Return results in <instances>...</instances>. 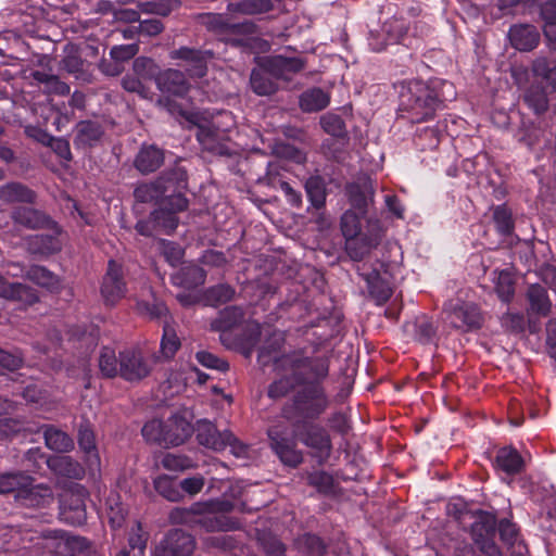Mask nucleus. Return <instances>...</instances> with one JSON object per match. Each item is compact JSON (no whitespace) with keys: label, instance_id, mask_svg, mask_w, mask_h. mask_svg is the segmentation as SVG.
Returning <instances> with one entry per match:
<instances>
[{"label":"nucleus","instance_id":"4468645a","mask_svg":"<svg viewBox=\"0 0 556 556\" xmlns=\"http://www.w3.org/2000/svg\"><path fill=\"white\" fill-rule=\"evenodd\" d=\"M105 135L103 125L93 119L79 121L74 127L73 146L84 153L102 144Z\"/></svg>","mask_w":556,"mask_h":556},{"label":"nucleus","instance_id":"a211bd4d","mask_svg":"<svg viewBox=\"0 0 556 556\" xmlns=\"http://www.w3.org/2000/svg\"><path fill=\"white\" fill-rule=\"evenodd\" d=\"M86 492L84 489L77 492L66 493L60 502V517L71 526H81L87 520L85 504Z\"/></svg>","mask_w":556,"mask_h":556},{"label":"nucleus","instance_id":"b1692460","mask_svg":"<svg viewBox=\"0 0 556 556\" xmlns=\"http://www.w3.org/2000/svg\"><path fill=\"white\" fill-rule=\"evenodd\" d=\"M527 314L539 318L547 317L552 312V301L547 289L540 283H531L526 291Z\"/></svg>","mask_w":556,"mask_h":556},{"label":"nucleus","instance_id":"de8ad7c7","mask_svg":"<svg viewBox=\"0 0 556 556\" xmlns=\"http://www.w3.org/2000/svg\"><path fill=\"white\" fill-rule=\"evenodd\" d=\"M285 342V339L282 337H274L273 339L267 340L258 351V359L263 362L264 365L268 364L269 362H274L277 366L282 367L283 369L288 370L283 364H282V357L287 353H282L281 355H278L280 349L282 348ZM294 350H292L293 352ZM291 353V351H290Z\"/></svg>","mask_w":556,"mask_h":556},{"label":"nucleus","instance_id":"6e6d98bb","mask_svg":"<svg viewBox=\"0 0 556 556\" xmlns=\"http://www.w3.org/2000/svg\"><path fill=\"white\" fill-rule=\"evenodd\" d=\"M24 365V355L20 349L5 350L0 348V375L13 372Z\"/></svg>","mask_w":556,"mask_h":556},{"label":"nucleus","instance_id":"864d4df0","mask_svg":"<svg viewBox=\"0 0 556 556\" xmlns=\"http://www.w3.org/2000/svg\"><path fill=\"white\" fill-rule=\"evenodd\" d=\"M307 484L315 488L319 494L331 495L334 493V478L325 470H315L307 475Z\"/></svg>","mask_w":556,"mask_h":556},{"label":"nucleus","instance_id":"6e6552de","mask_svg":"<svg viewBox=\"0 0 556 556\" xmlns=\"http://www.w3.org/2000/svg\"><path fill=\"white\" fill-rule=\"evenodd\" d=\"M269 445L279 460L291 468H296L303 463V452L298 448L300 442L288 427L276 425L267 431Z\"/></svg>","mask_w":556,"mask_h":556},{"label":"nucleus","instance_id":"ddd939ff","mask_svg":"<svg viewBox=\"0 0 556 556\" xmlns=\"http://www.w3.org/2000/svg\"><path fill=\"white\" fill-rule=\"evenodd\" d=\"M170 59L181 61L187 74L192 78H202L207 73V63L213 52L190 47H180L170 51Z\"/></svg>","mask_w":556,"mask_h":556},{"label":"nucleus","instance_id":"f8f14e48","mask_svg":"<svg viewBox=\"0 0 556 556\" xmlns=\"http://www.w3.org/2000/svg\"><path fill=\"white\" fill-rule=\"evenodd\" d=\"M195 546L193 535L181 529H170L155 546L153 556H191Z\"/></svg>","mask_w":556,"mask_h":556},{"label":"nucleus","instance_id":"13d9d810","mask_svg":"<svg viewBox=\"0 0 556 556\" xmlns=\"http://www.w3.org/2000/svg\"><path fill=\"white\" fill-rule=\"evenodd\" d=\"M161 465L169 471H184L197 467L193 458L178 453H166L162 457Z\"/></svg>","mask_w":556,"mask_h":556},{"label":"nucleus","instance_id":"680f3d73","mask_svg":"<svg viewBox=\"0 0 556 556\" xmlns=\"http://www.w3.org/2000/svg\"><path fill=\"white\" fill-rule=\"evenodd\" d=\"M496 531H498L501 541L508 547H513L517 543H520L519 528L509 519L503 518L497 521Z\"/></svg>","mask_w":556,"mask_h":556},{"label":"nucleus","instance_id":"052dcab7","mask_svg":"<svg viewBox=\"0 0 556 556\" xmlns=\"http://www.w3.org/2000/svg\"><path fill=\"white\" fill-rule=\"evenodd\" d=\"M136 311L139 315L147 316L151 319H159L168 313L165 303L157 299H153L152 301H137Z\"/></svg>","mask_w":556,"mask_h":556},{"label":"nucleus","instance_id":"f257e3e1","mask_svg":"<svg viewBox=\"0 0 556 556\" xmlns=\"http://www.w3.org/2000/svg\"><path fill=\"white\" fill-rule=\"evenodd\" d=\"M331 358L332 351L321 350L319 344L313 346L311 355L301 348L282 357V364L290 370L295 389L283 404L281 416L319 466L329 462L333 451L329 430L316 422L331 404L325 387Z\"/></svg>","mask_w":556,"mask_h":556},{"label":"nucleus","instance_id":"6ab92c4d","mask_svg":"<svg viewBox=\"0 0 556 556\" xmlns=\"http://www.w3.org/2000/svg\"><path fill=\"white\" fill-rule=\"evenodd\" d=\"M197 139L202 149L215 155L229 156L231 150L227 142V135L220 131L214 124L199 125Z\"/></svg>","mask_w":556,"mask_h":556},{"label":"nucleus","instance_id":"e2e57ef3","mask_svg":"<svg viewBox=\"0 0 556 556\" xmlns=\"http://www.w3.org/2000/svg\"><path fill=\"white\" fill-rule=\"evenodd\" d=\"M500 323L504 331L507 333L520 334L526 330V317L522 313L519 312L504 313L500 318Z\"/></svg>","mask_w":556,"mask_h":556},{"label":"nucleus","instance_id":"79ce46f5","mask_svg":"<svg viewBox=\"0 0 556 556\" xmlns=\"http://www.w3.org/2000/svg\"><path fill=\"white\" fill-rule=\"evenodd\" d=\"M305 192L311 205L320 210L326 204L327 190L325 178L320 175L309 176L305 181Z\"/></svg>","mask_w":556,"mask_h":556},{"label":"nucleus","instance_id":"393cba45","mask_svg":"<svg viewBox=\"0 0 556 556\" xmlns=\"http://www.w3.org/2000/svg\"><path fill=\"white\" fill-rule=\"evenodd\" d=\"M508 39L516 50L531 51L540 42V33L534 25L514 24L509 27Z\"/></svg>","mask_w":556,"mask_h":556},{"label":"nucleus","instance_id":"603ef678","mask_svg":"<svg viewBox=\"0 0 556 556\" xmlns=\"http://www.w3.org/2000/svg\"><path fill=\"white\" fill-rule=\"evenodd\" d=\"M134 73L144 83L154 81L156 84L162 70L159 64L151 58L138 56L132 63Z\"/></svg>","mask_w":556,"mask_h":556},{"label":"nucleus","instance_id":"09e8293b","mask_svg":"<svg viewBox=\"0 0 556 556\" xmlns=\"http://www.w3.org/2000/svg\"><path fill=\"white\" fill-rule=\"evenodd\" d=\"M181 346L179 337L175 328L167 321L163 325V334L160 343V354L163 359L170 361Z\"/></svg>","mask_w":556,"mask_h":556},{"label":"nucleus","instance_id":"72a5a7b5","mask_svg":"<svg viewBox=\"0 0 556 556\" xmlns=\"http://www.w3.org/2000/svg\"><path fill=\"white\" fill-rule=\"evenodd\" d=\"M185 210H176L174 205H167L162 201L160 206L151 212L152 220L159 233L172 235L179 224L178 213Z\"/></svg>","mask_w":556,"mask_h":556},{"label":"nucleus","instance_id":"dca6fc26","mask_svg":"<svg viewBox=\"0 0 556 556\" xmlns=\"http://www.w3.org/2000/svg\"><path fill=\"white\" fill-rule=\"evenodd\" d=\"M11 218L14 224L30 230L42 228L58 229V222L45 211L35 208L29 204L14 207L11 212Z\"/></svg>","mask_w":556,"mask_h":556},{"label":"nucleus","instance_id":"0e129e2a","mask_svg":"<svg viewBox=\"0 0 556 556\" xmlns=\"http://www.w3.org/2000/svg\"><path fill=\"white\" fill-rule=\"evenodd\" d=\"M142 437L152 443L165 445L163 438L165 437V420L152 419L147 421L141 429Z\"/></svg>","mask_w":556,"mask_h":556},{"label":"nucleus","instance_id":"cd10ccee","mask_svg":"<svg viewBox=\"0 0 556 556\" xmlns=\"http://www.w3.org/2000/svg\"><path fill=\"white\" fill-rule=\"evenodd\" d=\"M374 187L369 179L363 181L348 182L345 186V194L352 207L356 208L361 214L365 215L369 202L374 198Z\"/></svg>","mask_w":556,"mask_h":556},{"label":"nucleus","instance_id":"473e14b6","mask_svg":"<svg viewBox=\"0 0 556 556\" xmlns=\"http://www.w3.org/2000/svg\"><path fill=\"white\" fill-rule=\"evenodd\" d=\"M493 466L508 476H515L523 470L525 462L515 447L503 446L496 452Z\"/></svg>","mask_w":556,"mask_h":556},{"label":"nucleus","instance_id":"c85d7f7f","mask_svg":"<svg viewBox=\"0 0 556 556\" xmlns=\"http://www.w3.org/2000/svg\"><path fill=\"white\" fill-rule=\"evenodd\" d=\"M51 556H96V548L85 536L66 535L51 552Z\"/></svg>","mask_w":556,"mask_h":556},{"label":"nucleus","instance_id":"423d86ee","mask_svg":"<svg viewBox=\"0 0 556 556\" xmlns=\"http://www.w3.org/2000/svg\"><path fill=\"white\" fill-rule=\"evenodd\" d=\"M156 179L167 205H174L176 210L188 208L189 201L185 194L188 189V170L180 161L164 169Z\"/></svg>","mask_w":556,"mask_h":556},{"label":"nucleus","instance_id":"4c0bfd02","mask_svg":"<svg viewBox=\"0 0 556 556\" xmlns=\"http://www.w3.org/2000/svg\"><path fill=\"white\" fill-rule=\"evenodd\" d=\"M330 103V96L319 87H313L300 94L299 106L305 113L319 112Z\"/></svg>","mask_w":556,"mask_h":556},{"label":"nucleus","instance_id":"bb28decb","mask_svg":"<svg viewBox=\"0 0 556 556\" xmlns=\"http://www.w3.org/2000/svg\"><path fill=\"white\" fill-rule=\"evenodd\" d=\"M50 233H39L30 237L29 249L34 254L50 256L62 250V241L60 236L63 232L62 227L58 224V229L46 228Z\"/></svg>","mask_w":556,"mask_h":556},{"label":"nucleus","instance_id":"4d7b16f0","mask_svg":"<svg viewBox=\"0 0 556 556\" xmlns=\"http://www.w3.org/2000/svg\"><path fill=\"white\" fill-rule=\"evenodd\" d=\"M24 481H26V473L22 471L0 473V495L13 494L15 496L21 486L25 485Z\"/></svg>","mask_w":556,"mask_h":556},{"label":"nucleus","instance_id":"9d476101","mask_svg":"<svg viewBox=\"0 0 556 556\" xmlns=\"http://www.w3.org/2000/svg\"><path fill=\"white\" fill-rule=\"evenodd\" d=\"M409 21L404 16L393 15L383 22L380 33H370L369 46L376 52H380L389 45L408 46Z\"/></svg>","mask_w":556,"mask_h":556},{"label":"nucleus","instance_id":"39448f33","mask_svg":"<svg viewBox=\"0 0 556 556\" xmlns=\"http://www.w3.org/2000/svg\"><path fill=\"white\" fill-rule=\"evenodd\" d=\"M128 269L117 260L110 258L100 280V295L104 306L115 307L128 293Z\"/></svg>","mask_w":556,"mask_h":556},{"label":"nucleus","instance_id":"412c9836","mask_svg":"<svg viewBox=\"0 0 556 556\" xmlns=\"http://www.w3.org/2000/svg\"><path fill=\"white\" fill-rule=\"evenodd\" d=\"M364 267H358V275L366 282L368 294L377 306L384 305L392 296L393 289L389 281L381 277L379 270L372 268L364 270Z\"/></svg>","mask_w":556,"mask_h":556},{"label":"nucleus","instance_id":"7ed1b4c3","mask_svg":"<svg viewBox=\"0 0 556 556\" xmlns=\"http://www.w3.org/2000/svg\"><path fill=\"white\" fill-rule=\"evenodd\" d=\"M235 504L229 500L197 502L189 507H175L168 515L172 525H184L206 532L233 531L241 527L238 518L228 517Z\"/></svg>","mask_w":556,"mask_h":556},{"label":"nucleus","instance_id":"338daca9","mask_svg":"<svg viewBox=\"0 0 556 556\" xmlns=\"http://www.w3.org/2000/svg\"><path fill=\"white\" fill-rule=\"evenodd\" d=\"M494 289L495 293L502 302L506 304L511 302L515 295V283L508 273H500Z\"/></svg>","mask_w":556,"mask_h":556},{"label":"nucleus","instance_id":"20e7f679","mask_svg":"<svg viewBox=\"0 0 556 556\" xmlns=\"http://www.w3.org/2000/svg\"><path fill=\"white\" fill-rule=\"evenodd\" d=\"M443 312L451 328L460 333L477 332L482 329L485 323V313L480 305L460 298L445 302Z\"/></svg>","mask_w":556,"mask_h":556},{"label":"nucleus","instance_id":"1a4fd4ad","mask_svg":"<svg viewBox=\"0 0 556 556\" xmlns=\"http://www.w3.org/2000/svg\"><path fill=\"white\" fill-rule=\"evenodd\" d=\"M201 24L207 30L222 36L223 40L232 47H250L249 38L242 35L251 31L248 23H231L226 15L218 13H206L201 16Z\"/></svg>","mask_w":556,"mask_h":556},{"label":"nucleus","instance_id":"c9c22d12","mask_svg":"<svg viewBox=\"0 0 556 556\" xmlns=\"http://www.w3.org/2000/svg\"><path fill=\"white\" fill-rule=\"evenodd\" d=\"M250 86L257 96H271L278 90L277 79L264 68L263 59L258 62V67L253 68L250 75Z\"/></svg>","mask_w":556,"mask_h":556},{"label":"nucleus","instance_id":"8fccbe9b","mask_svg":"<svg viewBox=\"0 0 556 556\" xmlns=\"http://www.w3.org/2000/svg\"><path fill=\"white\" fill-rule=\"evenodd\" d=\"M98 366L103 378L113 379L121 377L118 356H116L114 349L110 346L101 349Z\"/></svg>","mask_w":556,"mask_h":556},{"label":"nucleus","instance_id":"2eb2a0df","mask_svg":"<svg viewBox=\"0 0 556 556\" xmlns=\"http://www.w3.org/2000/svg\"><path fill=\"white\" fill-rule=\"evenodd\" d=\"M497 519L494 514L481 509L476 511L470 533L479 548H488L494 553L495 546H497L494 540Z\"/></svg>","mask_w":556,"mask_h":556},{"label":"nucleus","instance_id":"c756f323","mask_svg":"<svg viewBox=\"0 0 556 556\" xmlns=\"http://www.w3.org/2000/svg\"><path fill=\"white\" fill-rule=\"evenodd\" d=\"M164 159L163 149L155 144H143L135 157L134 166L139 173L148 175L156 172L163 165Z\"/></svg>","mask_w":556,"mask_h":556},{"label":"nucleus","instance_id":"9b49d317","mask_svg":"<svg viewBox=\"0 0 556 556\" xmlns=\"http://www.w3.org/2000/svg\"><path fill=\"white\" fill-rule=\"evenodd\" d=\"M121 378L127 382H139L152 371V364L138 346H129L118 352Z\"/></svg>","mask_w":556,"mask_h":556},{"label":"nucleus","instance_id":"5fc2aeb1","mask_svg":"<svg viewBox=\"0 0 556 556\" xmlns=\"http://www.w3.org/2000/svg\"><path fill=\"white\" fill-rule=\"evenodd\" d=\"M227 8L232 13L254 15L268 12L270 3L268 0H238L230 2Z\"/></svg>","mask_w":556,"mask_h":556},{"label":"nucleus","instance_id":"774afa93","mask_svg":"<svg viewBox=\"0 0 556 556\" xmlns=\"http://www.w3.org/2000/svg\"><path fill=\"white\" fill-rule=\"evenodd\" d=\"M341 231L345 240L357 238L362 230V223L358 215L346 211L341 217Z\"/></svg>","mask_w":556,"mask_h":556},{"label":"nucleus","instance_id":"a18cd8bd","mask_svg":"<svg viewBox=\"0 0 556 556\" xmlns=\"http://www.w3.org/2000/svg\"><path fill=\"white\" fill-rule=\"evenodd\" d=\"M153 486L159 495L169 502H179L182 500L181 488L176 478L167 475L157 476L153 480Z\"/></svg>","mask_w":556,"mask_h":556},{"label":"nucleus","instance_id":"49530a36","mask_svg":"<svg viewBox=\"0 0 556 556\" xmlns=\"http://www.w3.org/2000/svg\"><path fill=\"white\" fill-rule=\"evenodd\" d=\"M43 438L47 447L55 452H67L73 447L72 438L52 425L45 426Z\"/></svg>","mask_w":556,"mask_h":556},{"label":"nucleus","instance_id":"f704fd0d","mask_svg":"<svg viewBox=\"0 0 556 556\" xmlns=\"http://www.w3.org/2000/svg\"><path fill=\"white\" fill-rule=\"evenodd\" d=\"M522 101L536 116L544 115L549 109L548 91L541 84L532 83L525 90Z\"/></svg>","mask_w":556,"mask_h":556},{"label":"nucleus","instance_id":"a878e982","mask_svg":"<svg viewBox=\"0 0 556 556\" xmlns=\"http://www.w3.org/2000/svg\"><path fill=\"white\" fill-rule=\"evenodd\" d=\"M193 433V426L181 415L175 414L165 420V446H177L186 442Z\"/></svg>","mask_w":556,"mask_h":556},{"label":"nucleus","instance_id":"e433bc0d","mask_svg":"<svg viewBox=\"0 0 556 556\" xmlns=\"http://www.w3.org/2000/svg\"><path fill=\"white\" fill-rule=\"evenodd\" d=\"M244 318V311L237 305L226 306L211 321V329L217 332L229 331L239 326Z\"/></svg>","mask_w":556,"mask_h":556},{"label":"nucleus","instance_id":"bf43d9fd","mask_svg":"<svg viewBox=\"0 0 556 556\" xmlns=\"http://www.w3.org/2000/svg\"><path fill=\"white\" fill-rule=\"evenodd\" d=\"M134 197L138 202L149 203L161 200L164 201V195L157 179L151 182L138 185L134 190Z\"/></svg>","mask_w":556,"mask_h":556},{"label":"nucleus","instance_id":"7c9ffc66","mask_svg":"<svg viewBox=\"0 0 556 556\" xmlns=\"http://www.w3.org/2000/svg\"><path fill=\"white\" fill-rule=\"evenodd\" d=\"M39 456L47 465L58 471L60 475L79 479L84 475V469L78 463L74 462L70 456H56L52 458L46 457L39 448L29 450L28 459Z\"/></svg>","mask_w":556,"mask_h":556},{"label":"nucleus","instance_id":"f03ea898","mask_svg":"<svg viewBox=\"0 0 556 556\" xmlns=\"http://www.w3.org/2000/svg\"><path fill=\"white\" fill-rule=\"evenodd\" d=\"M456 94L453 83L442 78L407 80L401 86L400 110L412 123H425L433 119Z\"/></svg>","mask_w":556,"mask_h":556},{"label":"nucleus","instance_id":"4be33fe9","mask_svg":"<svg viewBox=\"0 0 556 556\" xmlns=\"http://www.w3.org/2000/svg\"><path fill=\"white\" fill-rule=\"evenodd\" d=\"M0 298L16 302L20 307L31 306L39 301L36 289L21 282H10L0 275Z\"/></svg>","mask_w":556,"mask_h":556},{"label":"nucleus","instance_id":"3c124183","mask_svg":"<svg viewBox=\"0 0 556 556\" xmlns=\"http://www.w3.org/2000/svg\"><path fill=\"white\" fill-rule=\"evenodd\" d=\"M531 71L535 77L541 78L551 88V92L556 91V63L547 58L540 56L532 62Z\"/></svg>","mask_w":556,"mask_h":556},{"label":"nucleus","instance_id":"69168bd1","mask_svg":"<svg viewBox=\"0 0 556 556\" xmlns=\"http://www.w3.org/2000/svg\"><path fill=\"white\" fill-rule=\"evenodd\" d=\"M300 544L309 556H325L327 553L325 541L315 533H304L300 539Z\"/></svg>","mask_w":556,"mask_h":556},{"label":"nucleus","instance_id":"f3484780","mask_svg":"<svg viewBox=\"0 0 556 556\" xmlns=\"http://www.w3.org/2000/svg\"><path fill=\"white\" fill-rule=\"evenodd\" d=\"M25 485L15 495V502L25 507H45L53 500L52 490L47 484H35V479L26 475Z\"/></svg>","mask_w":556,"mask_h":556},{"label":"nucleus","instance_id":"2f4dec72","mask_svg":"<svg viewBox=\"0 0 556 556\" xmlns=\"http://www.w3.org/2000/svg\"><path fill=\"white\" fill-rule=\"evenodd\" d=\"M37 192L20 181H10L0 186V201L7 204L23 203L34 205Z\"/></svg>","mask_w":556,"mask_h":556},{"label":"nucleus","instance_id":"c03bdc74","mask_svg":"<svg viewBox=\"0 0 556 556\" xmlns=\"http://www.w3.org/2000/svg\"><path fill=\"white\" fill-rule=\"evenodd\" d=\"M236 295V290L228 283H218L207 288L203 293L206 305L218 307L230 302Z\"/></svg>","mask_w":556,"mask_h":556},{"label":"nucleus","instance_id":"5701e85b","mask_svg":"<svg viewBox=\"0 0 556 556\" xmlns=\"http://www.w3.org/2000/svg\"><path fill=\"white\" fill-rule=\"evenodd\" d=\"M155 85L163 94L178 98L187 96L191 87L185 73L176 68L162 70Z\"/></svg>","mask_w":556,"mask_h":556},{"label":"nucleus","instance_id":"0eeeda50","mask_svg":"<svg viewBox=\"0 0 556 556\" xmlns=\"http://www.w3.org/2000/svg\"><path fill=\"white\" fill-rule=\"evenodd\" d=\"M193 432L198 443L206 448L220 452L230 446L237 456L247 453V445L241 443L232 432L228 430L220 432L213 422L206 419L198 420L193 426Z\"/></svg>","mask_w":556,"mask_h":556},{"label":"nucleus","instance_id":"aec40b11","mask_svg":"<svg viewBox=\"0 0 556 556\" xmlns=\"http://www.w3.org/2000/svg\"><path fill=\"white\" fill-rule=\"evenodd\" d=\"M263 66L277 80H289L290 76L298 74L305 67L303 59L298 56H285L281 54L264 56Z\"/></svg>","mask_w":556,"mask_h":556},{"label":"nucleus","instance_id":"a19ab883","mask_svg":"<svg viewBox=\"0 0 556 556\" xmlns=\"http://www.w3.org/2000/svg\"><path fill=\"white\" fill-rule=\"evenodd\" d=\"M492 220L500 236L509 237L515 232L513 211L506 203L492 206Z\"/></svg>","mask_w":556,"mask_h":556},{"label":"nucleus","instance_id":"58836bf2","mask_svg":"<svg viewBox=\"0 0 556 556\" xmlns=\"http://www.w3.org/2000/svg\"><path fill=\"white\" fill-rule=\"evenodd\" d=\"M206 271L195 264L182 266L180 270L173 276L174 285L191 290L204 285Z\"/></svg>","mask_w":556,"mask_h":556},{"label":"nucleus","instance_id":"37998d69","mask_svg":"<svg viewBox=\"0 0 556 556\" xmlns=\"http://www.w3.org/2000/svg\"><path fill=\"white\" fill-rule=\"evenodd\" d=\"M320 126L323 130L341 141L346 143L350 139L344 119L336 113H326L320 117Z\"/></svg>","mask_w":556,"mask_h":556},{"label":"nucleus","instance_id":"ea45409f","mask_svg":"<svg viewBox=\"0 0 556 556\" xmlns=\"http://www.w3.org/2000/svg\"><path fill=\"white\" fill-rule=\"evenodd\" d=\"M24 277L51 292L58 291L61 287L60 278L47 267L41 265L29 266L26 269Z\"/></svg>","mask_w":556,"mask_h":556}]
</instances>
